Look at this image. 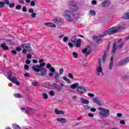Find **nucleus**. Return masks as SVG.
Listing matches in <instances>:
<instances>
[{"mask_svg":"<svg viewBox=\"0 0 129 129\" xmlns=\"http://www.w3.org/2000/svg\"><path fill=\"white\" fill-rule=\"evenodd\" d=\"M70 10H67L63 12L62 16L68 22H72L75 19V14L73 12L78 11V7L76 6V3L73 1L69 2Z\"/></svg>","mask_w":129,"mask_h":129,"instance_id":"obj_1","label":"nucleus"},{"mask_svg":"<svg viewBox=\"0 0 129 129\" xmlns=\"http://www.w3.org/2000/svg\"><path fill=\"white\" fill-rule=\"evenodd\" d=\"M40 63L39 65L35 64L31 68L34 72H36L37 75H40V76H45L47 74V69L45 68V65L46 63L44 62V59H41L39 60Z\"/></svg>","mask_w":129,"mask_h":129,"instance_id":"obj_2","label":"nucleus"},{"mask_svg":"<svg viewBox=\"0 0 129 129\" xmlns=\"http://www.w3.org/2000/svg\"><path fill=\"white\" fill-rule=\"evenodd\" d=\"M123 30V27L122 26H118L117 28L116 27H113L107 30L104 31L103 34L100 35L99 36V39H98V42L101 41V39L104 38L107 34L110 36V35H113V34H115L116 33H118L120 31Z\"/></svg>","mask_w":129,"mask_h":129,"instance_id":"obj_3","label":"nucleus"},{"mask_svg":"<svg viewBox=\"0 0 129 129\" xmlns=\"http://www.w3.org/2000/svg\"><path fill=\"white\" fill-rule=\"evenodd\" d=\"M98 109L101 110V112L99 113V115L100 117H107L110 113L109 110L102 107H99Z\"/></svg>","mask_w":129,"mask_h":129,"instance_id":"obj_4","label":"nucleus"},{"mask_svg":"<svg viewBox=\"0 0 129 129\" xmlns=\"http://www.w3.org/2000/svg\"><path fill=\"white\" fill-rule=\"evenodd\" d=\"M7 73H8L7 78L9 80H10V81H11L13 83H14L15 84H17V85H20V82L17 81V78L12 76V72L9 71Z\"/></svg>","mask_w":129,"mask_h":129,"instance_id":"obj_5","label":"nucleus"},{"mask_svg":"<svg viewBox=\"0 0 129 129\" xmlns=\"http://www.w3.org/2000/svg\"><path fill=\"white\" fill-rule=\"evenodd\" d=\"M98 66L97 67V75L99 76L100 74L104 75L103 72H102V68L101 66V58H99L98 59Z\"/></svg>","mask_w":129,"mask_h":129,"instance_id":"obj_6","label":"nucleus"},{"mask_svg":"<svg viewBox=\"0 0 129 129\" xmlns=\"http://www.w3.org/2000/svg\"><path fill=\"white\" fill-rule=\"evenodd\" d=\"M129 62V57H126L123 59L120 60L118 62V66H123V65H125L127 63Z\"/></svg>","mask_w":129,"mask_h":129,"instance_id":"obj_7","label":"nucleus"},{"mask_svg":"<svg viewBox=\"0 0 129 129\" xmlns=\"http://www.w3.org/2000/svg\"><path fill=\"white\" fill-rule=\"evenodd\" d=\"M22 48L23 49H26L27 50L28 52L32 51V47H31V45L29 43H25L22 45Z\"/></svg>","mask_w":129,"mask_h":129,"instance_id":"obj_8","label":"nucleus"},{"mask_svg":"<svg viewBox=\"0 0 129 129\" xmlns=\"http://www.w3.org/2000/svg\"><path fill=\"white\" fill-rule=\"evenodd\" d=\"M36 111H37L36 109L32 108H27L26 109V112L27 114H33V113H35Z\"/></svg>","mask_w":129,"mask_h":129,"instance_id":"obj_9","label":"nucleus"},{"mask_svg":"<svg viewBox=\"0 0 129 129\" xmlns=\"http://www.w3.org/2000/svg\"><path fill=\"white\" fill-rule=\"evenodd\" d=\"M5 5L9 6L10 5V1L9 0H4V2H0V9H3L5 7Z\"/></svg>","mask_w":129,"mask_h":129,"instance_id":"obj_10","label":"nucleus"},{"mask_svg":"<svg viewBox=\"0 0 129 129\" xmlns=\"http://www.w3.org/2000/svg\"><path fill=\"white\" fill-rule=\"evenodd\" d=\"M77 90L78 92L81 94L85 93L86 92V89L82 86H79L77 88Z\"/></svg>","mask_w":129,"mask_h":129,"instance_id":"obj_11","label":"nucleus"},{"mask_svg":"<svg viewBox=\"0 0 129 129\" xmlns=\"http://www.w3.org/2000/svg\"><path fill=\"white\" fill-rule=\"evenodd\" d=\"M110 5V2L108 0H105V1L103 2L102 3V7L103 8H106V7H108Z\"/></svg>","mask_w":129,"mask_h":129,"instance_id":"obj_12","label":"nucleus"},{"mask_svg":"<svg viewBox=\"0 0 129 129\" xmlns=\"http://www.w3.org/2000/svg\"><path fill=\"white\" fill-rule=\"evenodd\" d=\"M122 40V39L121 38L119 39L117 42V47L119 49H121V48H122V46H123V44H124V42H121Z\"/></svg>","mask_w":129,"mask_h":129,"instance_id":"obj_13","label":"nucleus"},{"mask_svg":"<svg viewBox=\"0 0 129 129\" xmlns=\"http://www.w3.org/2000/svg\"><path fill=\"white\" fill-rule=\"evenodd\" d=\"M113 67V57H111L110 58V62L109 64V70H111Z\"/></svg>","mask_w":129,"mask_h":129,"instance_id":"obj_14","label":"nucleus"},{"mask_svg":"<svg viewBox=\"0 0 129 129\" xmlns=\"http://www.w3.org/2000/svg\"><path fill=\"white\" fill-rule=\"evenodd\" d=\"M53 86L54 87L55 89L57 90V91L58 92H60L61 90H62V87L59 86L56 83H53Z\"/></svg>","mask_w":129,"mask_h":129,"instance_id":"obj_15","label":"nucleus"},{"mask_svg":"<svg viewBox=\"0 0 129 129\" xmlns=\"http://www.w3.org/2000/svg\"><path fill=\"white\" fill-rule=\"evenodd\" d=\"M115 52H116V43L115 42L113 45V48L111 52L112 56L115 54Z\"/></svg>","mask_w":129,"mask_h":129,"instance_id":"obj_16","label":"nucleus"},{"mask_svg":"<svg viewBox=\"0 0 129 129\" xmlns=\"http://www.w3.org/2000/svg\"><path fill=\"white\" fill-rule=\"evenodd\" d=\"M56 120L57 121H60L62 123H65L67 122V120H66L65 118H62V117L57 118H56Z\"/></svg>","mask_w":129,"mask_h":129,"instance_id":"obj_17","label":"nucleus"},{"mask_svg":"<svg viewBox=\"0 0 129 129\" xmlns=\"http://www.w3.org/2000/svg\"><path fill=\"white\" fill-rule=\"evenodd\" d=\"M93 101L94 103H96L97 104L100 106L101 105V102L98 98H95L93 99Z\"/></svg>","mask_w":129,"mask_h":129,"instance_id":"obj_18","label":"nucleus"},{"mask_svg":"<svg viewBox=\"0 0 129 129\" xmlns=\"http://www.w3.org/2000/svg\"><path fill=\"white\" fill-rule=\"evenodd\" d=\"M44 25L47 27H50L51 28H56V25L52 23H45Z\"/></svg>","mask_w":129,"mask_h":129,"instance_id":"obj_19","label":"nucleus"},{"mask_svg":"<svg viewBox=\"0 0 129 129\" xmlns=\"http://www.w3.org/2000/svg\"><path fill=\"white\" fill-rule=\"evenodd\" d=\"M91 51L90 50L87 51V48H84L83 49V53L84 54H86V56H88V55H89Z\"/></svg>","mask_w":129,"mask_h":129,"instance_id":"obj_20","label":"nucleus"},{"mask_svg":"<svg viewBox=\"0 0 129 129\" xmlns=\"http://www.w3.org/2000/svg\"><path fill=\"white\" fill-rule=\"evenodd\" d=\"M75 44H76V46L77 48H79V47L81 46V39H78V41H77Z\"/></svg>","mask_w":129,"mask_h":129,"instance_id":"obj_21","label":"nucleus"},{"mask_svg":"<svg viewBox=\"0 0 129 129\" xmlns=\"http://www.w3.org/2000/svg\"><path fill=\"white\" fill-rule=\"evenodd\" d=\"M78 86H79V84L75 83L71 85V88L72 89H75V88L78 87Z\"/></svg>","mask_w":129,"mask_h":129,"instance_id":"obj_22","label":"nucleus"},{"mask_svg":"<svg viewBox=\"0 0 129 129\" xmlns=\"http://www.w3.org/2000/svg\"><path fill=\"white\" fill-rule=\"evenodd\" d=\"M81 101L83 103V104H89V101L85 99L82 98L81 99Z\"/></svg>","mask_w":129,"mask_h":129,"instance_id":"obj_23","label":"nucleus"},{"mask_svg":"<svg viewBox=\"0 0 129 129\" xmlns=\"http://www.w3.org/2000/svg\"><path fill=\"white\" fill-rule=\"evenodd\" d=\"M1 47L3 48V50H9V46H7L6 43L2 44Z\"/></svg>","mask_w":129,"mask_h":129,"instance_id":"obj_24","label":"nucleus"},{"mask_svg":"<svg viewBox=\"0 0 129 129\" xmlns=\"http://www.w3.org/2000/svg\"><path fill=\"white\" fill-rule=\"evenodd\" d=\"M71 40H72V42L73 43H74L75 44V43H76V41H78L77 36L76 35H75L72 38Z\"/></svg>","mask_w":129,"mask_h":129,"instance_id":"obj_25","label":"nucleus"},{"mask_svg":"<svg viewBox=\"0 0 129 129\" xmlns=\"http://www.w3.org/2000/svg\"><path fill=\"white\" fill-rule=\"evenodd\" d=\"M107 55V53H106V52H105L102 57V61L103 62V63L105 62V59H106Z\"/></svg>","mask_w":129,"mask_h":129,"instance_id":"obj_26","label":"nucleus"},{"mask_svg":"<svg viewBox=\"0 0 129 129\" xmlns=\"http://www.w3.org/2000/svg\"><path fill=\"white\" fill-rule=\"evenodd\" d=\"M123 19H124V20H128V19H129V13H127V14H125L123 16Z\"/></svg>","mask_w":129,"mask_h":129,"instance_id":"obj_27","label":"nucleus"},{"mask_svg":"<svg viewBox=\"0 0 129 129\" xmlns=\"http://www.w3.org/2000/svg\"><path fill=\"white\" fill-rule=\"evenodd\" d=\"M13 127L14 129H21V127L18 125H17V124H14L13 125Z\"/></svg>","mask_w":129,"mask_h":129,"instance_id":"obj_28","label":"nucleus"},{"mask_svg":"<svg viewBox=\"0 0 129 129\" xmlns=\"http://www.w3.org/2000/svg\"><path fill=\"white\" fill-rule=\"evenodd\" d=\"M63 80H65V81H67V82L68 83H70L71 82V81H70V80L68 79L67 78V77H66V76H63Z\"/></svg>","mask_w":129,"mask_h":129,"instance_id":"obj_29","label":"nucleus"},{"mask_svg":"<svg viewBox=\"0 0 129 129\" xmlns=\"http://www.w3.org/2000/svg\"><path fill=\"white\" fill-rule=\"evenodd\" d=\"M14 95L16 98H22V96L20 94H15Z\"/></svg>","mask_w":129,"mask_h":129,"instance_id":"obj_30","label":"nucleus"},{"mask_svg":"<svg viewBox=\"0 0 129 129\" xmlns=\"http://www.w3.org/2000/svg\"><path fill=\"white\" fill-rule=\"evenodd\" d=\"M90 14H91V16H95V15H96V13H95V11L93 10H91L90 11Z\"/></svg>","mask_w":129,"mask_h":129,"instance_id":"obj_31","label":"nucleus"},{"mask_svg":"<svg viewBox=\"0 0 129 129\" xmlns=\"http://www.w3.org/2000/svg\"><path fill=\"white\" fill-rule=\"evenodd\" d=\"M54 78L56 80H59V79L60 78V75H59V74H57L54 76Z\"/></svg>","mask_w":129,"mask_h":129,"instance_id":"obj_32","label":"nucleus"},{"mask_svg":"<svg viewBox=\"0 0 129 129\" xmlns=\"http://www.w3.org/2000/svg\"><path fill=\"white\" fill-rule=\"evenodd\" d=\"M73 55L74 58H78V54L75 52H73Z\"/></svg>","mask_w":129,"mask_h":129,"instance_id":"obj_33","label":"nucleus"},{"mask_svg":"<svg viewBox=\"0 0 129 129\" xmlns=\"http://www.w3.org/2000/svg\"><path fill=\"white\" fill-rule=\"evenodd\" d=\"M42 96H43V99H48V95L46 93H43L42 94Z\"/></svg>","mask_w":129,"mask_h":129,"instance_id":"obj_34","label":"nucleus"},{"mask_svg":"<svg viewBox=\"0 0 129 129\" xmlns=\"http://www.w3.org/2000/svg\"><path fill=\"white\" fill-rule=\"evenodd\" d=\"M7 43L9 44V45H15V43L13 42V41H12L11 40L8 39Z\"/></svg>","mask_w":129,"mask_h":129,"instance_id":"obj_35","label":"nucleus"},{"mask_svg":"<svg viewBox=\"0 0 129 129\" xmlns=\"http://www.w3.org/2000/svg\"><path fill=\"white\" fill-rule=\"evenodd\" d=\"M16 5L14 3H9V5H8V6H9L10 8H11V9L13 8H15V6Z\"/></svg>","mask_w":129,"mask_h":129,"instance_id":"obj_36","label":"nucleus"},{"mask_svg":"<svg viewBox=\"0 0 129 129\" xmlns=\"http://www.w3.org/2000/svg\"><path fill=\"white\" fill-rule=\"evenodd\" d=\"M68 39H69L68 37L65 36L63 38V42H64V43H66L68 41Z\"/></svg>","mask_w":129,"mask_h":129,"instance_id":"obj_37","label":"nucleus"},{"mask_svg":"<svg viewBox=\"0 0 129 129\" xmlns=\"http://www.w3.org/2000/svg\"><path fill=\"white\" fill-rule=\"evenodd\" d=\"M32 84L34 86H39V83H38V82H33L32 83Z\"/></svg>","mask_w":129,"mask_h":129,"instance_id":"obj_38","label":"nucleus"},{"mask_svg":"<svg viewBox=\"0 0 129 129\" xmlns=\"http://www.w3.org/2000/svg\"><path fill=\"white\" fill-rule=\"evenodd\" d=\"M63 72H64V69H59V73L60 75H62Z\"/></svg>","mask_w":129,"mask_h":129,"instance_id":"obj_39","label":"nucleus"},{"mask_svg":"<svg viewBox=\"0 0 129 129\" xmlns=\"http://www.w3.org/2000/svg\"><path fill=\"white\" fill-rule=\"evenodd\" d=\"M49 95L50 96H54V95H55V93L53 91H50L49 92Z\"/></svg>","mask_w":129,"mask_h":129,"instance_id":"obj_40","label":"nucleus"},{"mask_svg":"<svg viewBox=\"0 0 129 129\" xmlns=\"http://www.w3.org/2000/svg\"><path fill=\"white\" fill-rule=\"evenodd\" d=\"M36 16H37V14L35 12H33L31 14V17L32 18H36Z\"/></svg>","mask_w":129,"mask_h":129,"instance_id":"obj_41","label":"nucleus"},{"mask_svg":"<svg viewBox=\"0 0 129 129\" xmlns=\"http://www.w3.org/2000/svg\"><path fill=\"white\" fill-rule=\"evenodd\" d=\"M52 68V66L51 65V64L50 63H47L46 64V68H47V69H50V68Z\"/></svg>","mask_w":129,"mask_h":129,"instance_id":"obj_42","label":"nucleus"},{"mask_svg":"<svg viewBox=\"0 0 129 129\" xmlns=\"http://www.w3.org/2000/svg\"><path fill=\"white\" fill-rule=\"evenodd\" d=\"M24 69H25V70H29V69H30V67H29L28 64H25L24 66Z\"/></svg>","mask_w":129,"mask_h":129,"instance_id":"obj_43","label":"nucleus"},{"mask_svg":"<svg viewBox=\"0 0 129 129\" xmlns=\"http://www.w3.org/2000/svg\"><path fill=\"white\" fill-rule=\"evenodd\" d=\"M16 10H21L22 9V7L21 5H17L16 7Z\"/></svg>","mask_w":129,"mask_h":129,"instance_id":"obj_44","label":"nucleus"},{"mask_svg":"<svg viewBox=\"0 0 129 129\" xmlns=\"http://www.w3.org/2000/svg\"><path fill=\"white\" fill-rule=\"evenodd\" d=\"M22 11L23 12H24V13L27 12V7H26V6H24L23 9H22Z\"/></svg>","mask_w":129,"mask_h":129,"instance_id":"obj_45","label":"nucleus"},{"mask_svg":"<svg viewBox=\"0 0 129 129\" xmlns=\"http://www.w3.org/2000/svg\"><path fill=\"white\" fill-rule=\"evenodd\" d=\"M50 72L54 73L56 71L55 70V69L54 68H51L50 69Z\"/></svg>","mask_w":129,"mask_h":129,"instance_id":"obj_46","label":"nucleus"},{"mask_svg":"<svg viewBox=\"0 0 129 129\" xmlns=\"http://www.w3.org/2000/svg\"><path fill=\"white\" fill-rule=\"evenodd\" d=\"M69 77H70V78H71L72 79H73V78H74V77H73V75L71 73L69 74Z\"/></svg>","mask_w":129,"mask_h":129,"instance_id":"obj_47","label":"nucleus"},{"mask_svg":"<svg viewBox=\"0 0 129 129\" xmlns=\"http://www.w3.org/2000/svg\"><path fill=\"white\" fill-rule=\"evenodd\" d=\"M88 95L90 97H94V94H92V93H88Z\"/></svg>","mask_w":129,"mask_h":129,"instance_id":"obj_48","label":"nucleus"},{"mask_svg":"<svg viewBox=\"0 0 129 129\" xmlns=\"http://www.w3.org/2000/svg\"><path fill=\"white\" fill-rule=\"evenodd\" d=\"M91 111L95 112L96 111V109H95V108H91Z\"/></svg>","mask_w":129,"mask_h":129,"instance_id":"obj_49","label":"nucleus"},{"mask_svg":"<svg viewBox=\"0 0 129 129\" xmlns=\"http://www.w3.org/2000/svg\"><path fill=\"white\" fill-rule=\"evenodd\" d=\"M35 2L34 1H32L31 3H30V6H31V7H34L35 6Z\"/></svg>","mask_w":129,"mask_h":129,"instance_id":"obj_50","label":"nucleus"},{"mask_svg":"<svg viewBox=\"0 0 129 129\" xmlns=\"http://www.w3.org/2000/svg\"><path fill=\"white\" fill-rule=\"evenodd\" d=\"M60 110H59L58 109H55L54 112L55 113H56V114H59V112Z\"/></svg>","mask_w":129,"mask_h":129,"instance_id":"obj_51","label":"nucleus"},{"mask_svg":"<svg viewBox=\"0 0 129 129\" xmlns=\"http://www.w3.org/2000/svg\"><path fill=\"white\" fill-rule=\"evenodd\" d=\"M120 123L121 124H125V121L124 120H121L120 121Z\"/></svg>","mask_w":129,"mask_h":129,"instance_id":"obj_52","label":"nucleus"},{"mask_svg":"<svg viewBox=\"0 0 129 129\" xmlns=\"http://www.w3.org/2000/svg\"><path fill=\"white\" fill-rule=\"evenodd\" d=\"M117 116H118V117H121V116H122V114L121 113H118L117 114Z\"/></svg>","mask_w":129,"mask_h":129,"instance_id":"obj_53","label":"nucleus"},{"mask_svg":"<svg viewBox=\"0 0 129 129\" xmlns=\"http://www.w3.org/2000/svg\"><path fill=\"white\" fill-rule=\"evenodd\" d=\"M18 2L20 4H22V5H24V4L25 3L24 0H18Z\"/></svg>","mask_w":129,"mask_h":129,"instance_id":"obj_54","label":"nucleus"},{"mask_svg":"<svg viewBox=\"0 0 129 129\" xmlns=\"http://www.w3.org/2000/svg\"><path fill=\"white\" fill-rule=\"evenodd\" d=\"M27 58H28V59H31L32 58V54H28L27 55Z\"/></svg>","mask_w":129,"mask_h":129,"instance_id":"obj_55","label":"nucleus"},{"mask_svg":"<svg viewBox=\"0 0 129 129\" xmlns=\"http://www.w3.org/2000/svg\"><path fill=\"white\" fill-rule=\"evenodd\" d=\"M25 62L26 64H31V60L30 59H27Z\"/></svg>","mask_w":129,"mask_h":129,"instance_id":"obj_56","label":"nucleus"},{"mask_svg":"<svg viewBox=\"0 0 129 129\" xmlns=\"http://www.w3.org/2000/svg\"><path fill=\"white\" fill-rule=\"evenodd\" d=\"M29 13H34V9L32 8L29 9Z\"/></svg>","mask_w":129,"mask_h":129,"instance_id":"obj_57","label":"nucleus"},{"mask_svg":"<svg viewBox=\"0 0 129 129\" xmlns=\"http://www.w3.org/2000/svg\"><path fill=\"white\" fill-rule=\"evenodd\" d=\"M92 5H97V2H96V1L93 0L92 1Z\"/></svg>","mask_w":129,"mask_h":129,"instance_id":"obj_58","label":"nucleus"},{"mask_svg":"<svg viewBox=\"0 0 129 129\" xmlns=\"http://www.w3.org/2000/svg\"><path fill=\"white\" fill-rule=\"evenodd\" d=\"M16 50L17 51H18V52H20L21 51L22 49L21 48V47H16Z\"/></svg>","mask_w":129,"mask_h":129,"instance_id":"obj_59","label":"nucleus"},{"mask_svg":"<svg viewBox=\"0 0 129 129\" xmlns=\"http://www.w3.org/2000/svg\"><path fill=\"white\" fill-rule=\"evenodd\" d=\"M69 46L70 48H73V44L71 42L69 43Z\"/></svg>","mask_w":129,"mask_h":129,"instance_id":"obj_60","label":"nucleus"},{"mask_svg":"<svg viewBox=\"0 0 129 129\" xmlns=\"http://www.w3.org/2000/svg\"><path fill=\"white\" fill-rule=\"evenodd\" d=\"M24 76L25 77H29L30 76V74L28 73H26L24 74Z\"/></svg>","mask_w":129,"mask_h":129,"instance_id":"obj_61","label":"nucleus"},{"mask_svg":"<svg viewBox=\"0 0 129 129\" xmlns=\"http://www.w3.org/2000/svg\"><path fill=\"white\" fill-rule=\"evenodd\" d=\"M12 53L14 54V55H16V54H17V51H16L15 50H12Z\"/></svg>","mask_w":129,"mask_h":129,"instance_id":"obj_62","label":"nucleus"},{"mask_svg":"<svg viewBox=\"0 0 129 129\" xmlns=\"http://www.w3.org/2000/svg\"><path fill=\"white\" fill-rule=\"evenodd\" d=\"M27 51L28 50L26 49L23 48L22 52L23 54H26V53H27Z\"/></svg>","mask_w":129,"mask_h":129,"instance_id":"obj_63","label":"nucleus"},{"mask_svg":"<svg viewBox=\"0 0 129 129\" xmlns=\"http://www.w3.org/2000/svg\"><path fill=\"white\" fill-rule=\"evenodd\" d=\"M88 115L90 117H93L94 116V115L92 113H89Z\"/></svg>","mask_w":129,"mask_h":129,"instance_id":"obj_64","label":"nucleus"}]
</instances>
